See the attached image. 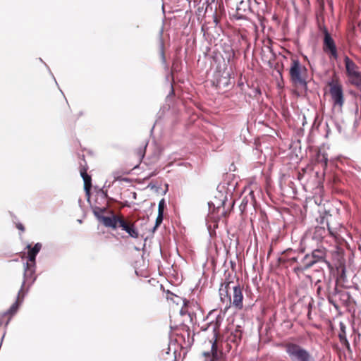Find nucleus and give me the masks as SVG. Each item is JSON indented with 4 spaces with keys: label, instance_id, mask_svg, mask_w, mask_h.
I'll use <instances>...</instances> for the list:
<instances>
[{
    "label": "nucleus",
    "instance_id": "nucleus-1",
    "mask_svg": "<svg viewBox=\"0 0 361 361\" xmlns=\"http://www.w3.org/2000/svg\"><path fill=\"white\" fill-rule=\"evenodd\" d=\"M233 284V281L226 279L225 281L221 283L219 288V295L222 302H226V310L232 304L236 309L242 310L243 307V289L239 284Z\"/></svg>",
    "mask_w": 361,
    "mask_h": 361
},
{
    "label": "nucleus",
    "instance_id": "nucleus-2",
    "mask_svg": "<svg viewBox=\"0 0 361 361\" xmlns=\"http://www.w3.org/2000/svg\"><path fill=\"white\" fill-rule=\"evenodd\" d=\"M276 345L284 350L290 361H317L307 349L291 338L276 343Z\"/></svg>",
    "mask_w": 361,
    "mask_h": 361
},
{
    "label": "nucleus",
    "instance_id": "nucleus-3",
    "mask_svg": "<svg viewBox=\"0 0 361 361\" xmlns=\"http://www.w3.org/2000/svg\"><path fill=\"white\" fill-rule=\"evenodd\" d=\"M108 228L112 230L120 228L133 238H138L139 231L135 226V221L126 217L121 213H116L112 219H107Z\"/></svg>",
    "mask_w": 361,
    "mask_h": 361
},
{
    "label": "nucleus",
    "instance_id": "nucleus-4",
    "mask_svg": "<svg viewBox=\"0 0 361 361\" xmlns=\"http://www.w3.org/2000/svg\"><path fill=\"white\" fill-rule=\"evenodd\" d=\"M223 320L224 315L219 313L216 316L215 320H212L208 324V327H211L214 332V341H212L211 352H204L203 353V355L207 357H209L212 354V358L211 361H217L222 356V353L221 351H218L217 341L220 334L219 328Z\"/></svg>",
    "mask_w": 361,
    "mask_h": 361
},
{
    "label": "nucleus",
    "instance_id": "nucleus-5",
    "mask_svg": "<svg viewBox=\"0 0 361 361\" xmlns=\"http://www.w3.org/2000/svg\"><path fill=\"white\" fill-rule=\"evenodd\" d=\"M328 86L329 87V94L332 100L333 106L334 108H338L341 111L345 104V97L342 84L337 77H334L328 82Z\"/></svg>",
    "mask_w": 361,
    "mask_h": 361
},
{
    "label": "nucleus",
    "instance_id": "nucleus-6",
    "mask_svg": "<svg viewBox=\"0 0 361 361\" xmlns=\"http://www.w3.org/2000/svg\"><path fill=\"white\" fill-rule=\"evenodd\" d=\"M307 72V68L300 63L298 59H291L289 74L294 85L306 86Z\"/></svg>",
    "mask_w": 361,
    "mask_h": 361
},
{
    "label": "nucleus",
    "instance_id": "nucleus-7",
    "mask_svg": "<svg viewBox=\"0 0 361 361\" xmlns=\"http://www.w3.org/2000/svg\"><path fill=\"white\" fill-rule=\"evenodd\" d=\"M324 34L322 49L330 59L336 60L338 58L337 47L334 39L326 27L320 28Z\"/></svg>",
    "mask_w": 361,
    "mask_h": 361
},
{
    "label": "nucleus",
    "instance_id": "nucleus-8",
    "mask_svg": "<svg viewBox=\"0 0 361 361\" xmlns=\"http://www.w3.org/2000/svg\"><path fill=\"white\" fill-rule=\"evenodd\" d=\"M94 215L97 220L105 227L108 228L107 219H112L115 213L113 210H109L107 207H95L93 209Z\"/></svg>",
    "mask_w": 361,
    "mask_h": 361
},
{
    "label": "nucleus",
    "instance_id": "nucleus-9",
    "mask_svg": "<svg viewBox=\"0 0 361 361\" xmlns=\"http://www.w3.org/2000/svg\"><path fill=\"white\" fill-rule=\"evenodd\" d=\"M243 331L240 326H237L235 329L231 330L226 338L227 345L228 349H231L233 346L237 347L241 342Z\"/></svg>",
    "mask_w": 361,
    "mask_h": 361
},
{
    "label": "nucleus",
    "instance_id": "nucleus-10",
    "mask_svg": "<svg viewBox=\"0 0 361 361\" xmlns=\"http://www.w3.org/2000/svg\"><path fill=\"white\" fill-rule=\"evenodd\" d=\"M35 266L36 264H30L29 263L25 264V270H24V280L21 287V289L23 290V287L27 284V286H30L34 283L36 279L35 276Z\"/></svg>",
    "mask_w": 361,
    "mask_h": 361
},
{
    "label": "nucleus",
    "instance_id": "nucleus-11",
    "mask_svg": "<svg viewBox=\"0 0 361 361\" xmlns=\"http://www.w3.org/2000/svg\"><path fill=\"white\" fill-rule=\"evenodd\" d=\"M315 264L316 261L312 259L310 254H307L302 259L301 264L299 266L295 267L293 269V271L297 275H299L300 274L303 273L305 270L312 267Z\"/></svg>",
    "mask_w": 361,
    "mask_h": 361
},
{
    "label": "nucleus",
    "instance_id": "nucleus-12",
    "mask_svg": "<svg viewBox=\"0 0 361 361\" xmlns=\"http://www.w3.org/2000/svg\"><path fill=\"white\" fill-rule=\"evenodd\" d=\"M42 248V244L39 243H36L34 247H31L30 245H27V262L30 264H36V256Z\"/></svg>",
    "mask_w": 361,
    "mask_h": 361
},
{
    "label": "nucleus",
    "instance_id": "nucleus-13",
    "mask_svg": "<svg viewBox=\"0 0 361 361\" xmlns=\"http://www.w3.org/2000/svg\"><path fill=\"white\" fill-rule=\"evenodd\" d=\"M88 166L87 164H80V173L84 181V189L88 192L92 187V178L90 175L87 174Z\"/></svg>",
    "mask_w": 361,
    "mask_h": 361
},
{
    "label": "nucleus",
    "instance_id": "nucleus-14",
    "mask_svg": "<svg viewBox=\"0 0 361 361\" xmlns=\"http://www.w3.org/2000/svg\"><path fill=\"white\" fill-rule=\"evenodd\" d=\"M344 63L347 76L359 73L358 66L347 56L344 58Z\"/></svg>",
    "mask_w": 361,
    "mask_h": 361
},
{
    "label": "nucleus",
    "instance_id": "nucleus-15",
    "mask_svg": "<svg viewBox=\"0 0 361 361\" xmlns=\"http://www.w3.org/2000/svg\"><path fill=\"white\" fill-rule=\"evenodd\" d=\"M250 6L248 1L240 0L236 8V16L238 19H243L247 11H249Z\"/></svg>",
    "mask_w": 361,
    "mask_h": 361
},
{
    "label": "nucleus",
    "instance_id": "nucleus-16",
    "mask_svg": "<svg viewBox=\"0 0 361 361\" xmlns=\"http://www.w3.org/2000/svg\"><path fill=\"white\" fill-rule=\"evenodd\" d=\"M313 259L316 261V263L319 262H324L325 261L326 257V250L325 248H318L312 252L311 254H310Z\"/></svg>",
    "mask_w": 361,
    "mask_h": 361
},
{
    "label": "nucleus",
    "instance_id": "nucleus-17",
    "mask_svg": "<svg viewBox=\"0 0 361 361\" xmlns=\"http://www.w3.org/2000/svg\"><path fill=\"white\" fill-rule=\"evenodd\" d=\"M23 297H24L23 290L22 289H20L18 292L16 301L11 306V307L9 308V310L8 311V313L9 314L13 315L17 312L20 303L22 302V301L23 300Z\"/></svg>",
    "mask_w": 361,
    "mask_h": 361
},
{
    "label": "nucleus",
    "instance_id": "nucleus-18",
    "mask_svg": "<svg viewBox=\"0 0 361 361\" xmlns=\"http://www.w3.org/2000/svg\"><path fill=\"white\" fill-rule=\"evenodd\" d=\"M338 338L341 343L345 346L347 348H350V344L347 340L345 334V326L343 323H340V332L338 334Z\"/></svg>",
    "mask_w": 361,
    "mask_h": 361
},
{
    "label": "nucleus",
    "instance_id": "nucleus-19",
    "mask_svg": "<svg viewBox=\"0 0 361 361\" xmlns=\"http://www.w3.org/2000/svg\"><path fill=\"white\" fill-rule=\"evenodd\" d=\"M326 234V231L324 226H316L313 233V238L320 240Z\"/></svg>",
    "mask_w": 361,
    "mask_h": 361
},
{
    "label": "nucleus",
    "instance_id": "nucleus-20",
    "mask_svg": "<svg viewBox=\"0 0 361 361\" xmlns=\"http://www.w3.org/2000/svg\"><path fill=\"white\" fill-rule=\"evenodd\" d=\"M348 77L349 78L350 82L352 85H353L357 87H361V73L360 72L353 74V75H351Z\"/></svg>",
    "mask_w": 361,
    "mask_h": 361
},
{
    "label": "nucleus",
    "instance_id": "nucleus-21",
    "mask_svg": "<svg viewBox=\"0 0 361 361\" xmlns=\"http://www.w3.org/2000/svg\"><path fill=\"white\" fill-rule=\"evenodd\" d=\"M146 147H147V145L140 147L135 152V155L138 158L139 162L141 161L142 159L144 157V156L145 154Z\"/></svg>",
    "mask_w": 361,
    "mask_h": 361
},
{
    "label": "nucleus",
    "instance_id": "nucleus-22",
    "mask_svg": "<svg viewBox=\"0 0 361 361\" xmlns=\"http://www.w3.org/2000/svg\"><path fill=\"white\" fill-rule=\"evenodd\" d=\"M298 260L297 257H290V258H286V257L285 256H282L279 258V262L281 263V264H289L290 265H292L293 264H294L295 262H296Z\"/></svg>",
    "mask_w": 361,
    "mask_h": 361
},
{
    "label": "nucleus",
    "instance_id": "nucleus-23",
    "mask_svg": "<svg viewBox=\"0 0 361 361\" xmlns=\"http://www.w3.org/2000/svg\"><path fill=\"white\" fill-rule=\"evenodd\" d=\"M62 104L66 108V114L67 119H68L70 121H75L78 118L79 116L75 117V116H72L69 115L68 111L70 110V107L68 106V102L66 101L62 100Z\"/></svg>",
    "mask_w": 361,
    "mask_h": 361
},
{
    "label": "nucleus",
    "instance_id": "nucleus-24",
    "mask_svg": "<svg viewBox=\"0 0 361 361\" xmlns=\"http://www.w3.org/2000/svg\"><path fill=\"white\" fill-rule=\"evenodd\" d=\"M317 161H321V162H324V166H327V162H328V158H327L326 154H325V153H323L322 154H319L317 155Z\"/></svg>",
    "mask_w": 361,
    "mask_h": 361
},
{
    "label": "nucleus",
    "instance_id": "nucleus-25",
    "mask_svg": "<svg viewBox=\"0 0 361 361\" xmlns=\"http://www.w3.org/2000/svg\"><path fill=\"white\" fill-rule=\"evenodd\" d=\"M163 221V214L158 213V216L156 219L155 226L153 228V231H154L162 223Z\"/></svg>",
    "mask_w": 361,
    "mask_h": 361
},
{
    "label": "nucleus",
    "instance_id": "nucleus-26",
    "mask_svg": "<svg viewBox=\"0 0 361 361\" xmlns=\"http://www.w3.org/2000/svg\"><path fill=\"white\" fill-rule=\"evenodd\" d=\"M164 207H165L164 200V199H162V200L159 202V206H158V213L164 214Z\"/></svg>",
    "mask_w": 361,
    "mask_h": 361
},
{
    "label": "nucleus",
    "instance_id": "nucleus-27",
    "mask_svg": "<svg viewBox=\"0 0 361 361\" xmlns=\"http://www.w3.org/2000/svg\"><path fill=\"white\" fill-rule=\"evenodd\" d=\"M302 6H303V8L307 10L309 8L310 6V1L309 0H300Z\"/></svg>",
    "mask_w": 361,
    "mask_h": 361
},
{
    "label": "nucleus",
    "instance_id": "nucleus-28",
    "mask_svg": "<svg viewBox=\"0 0 361 361\" xmlns=\"http://www.w3.org/2000/svg\"><path fill=\"white\" fill-rule=\"evenodd\" d=\"M328 232L334 237L336 238V233L333 231L332 229L328 225Z\"/></svg>",
    "mask_w": 361,
    "mask_h": 361
},
{
    "label": "nucleus",
    "instance_id": "nucleus-29",
    "mask_svg": "<svg viewBox=\"0 0 361 361\" xmlns=\"http://www.w3.org/2000/svg\"><path fill=\"white\" fill-rule=\"evenodd\" d=\"M16 227L18 230H20L22 231H25V227L23 226V225L22 224H18L16 225Z\"/></svg>",
    "mask_w": 361,
    "mask_h": 361
},
{
    "label": "nucleus",
    "instance_id": "nucleus-30",
    "mask_svg": "<svg viewBox=\"0 0 361 361\" xmlns=\"http://www.w3.org/2000/svg\"><path fill=\"white\" fill-rule=\"evenodd\" d=\"M214 21L215 22L216 25L219 23L217 16L216 15L214 16Z\"/></svg>",
    "mask_w": 361,
    "mask_h": 361
},
{
    "label": "nucleus",
    "instance_id": "nucleus-31",
    "mask_svg": "<svg viewBox=\"0 0 361 361\" xmlns=\"http://www.w3.org/2000/svg\"><path fill=\"white\" fill-rule=\"evenodd\" d=\"M290 252H292V250H290ZM289 251L288 250H286L283 252V256L286 257V255H288Z\"/></svg>",
    "mask_w": 361,
    "mask_h": 361
},
{
    "label": "nucleus",
    "instance_id": "nucleus-32",
    "mask_svg": "<svg viewBox=\"0 0 361 361\" xmlns=\"http://www.w3.org/2000/svg\"><path fill=\"white\" fill-rule=\"evenodd\" d=\"M214 312H215V310H213V311L210 312L209 314L208 317L212 316L214 313Z\"/></svg>",
    "mask_w": 361,
    "mask_h": 361
}]
</instances>
